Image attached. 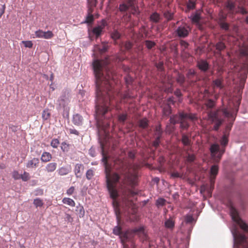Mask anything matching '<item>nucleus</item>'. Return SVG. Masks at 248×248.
Segmentation results:
<instances>
[{
    "mask_svg": "<svg viewBox=\"0 0 248 248\" xmlns=\"http://www.w3.org/2000/svg\"><path fill=\"white\" fill-rule=\"evenodd\" d=\"M218 23L220 26V27L225 31L229 30V25L225 22V21H218Z\"/></svg>",
    "mask_w": 248,
    "mask_h": 248,
    "instance_id": "c03bdc74",
    "label": "nucleus"
},
{
    "mask_svg": "<svg viewBox=\"0 0 248 248\" xmlns=\"http://www.w3.org/2000/svg\"><path fill=\"white\" fill-rule=\"evenodd\" d=\"M51 116L50 110L48 108L44 109L42 112V117L44 121L49 120Z\"/></svg>",
    "mask_w": 248,
    "mask_h": 248,
    "instance_id": "f704fd0d",
    "label": "nucleus"
},
{
    "mask_svg": "<svg viewBox=\"0 0 248 248\" xmlns=\"http://www.w3.org/2000/svg\"><path fill=\"white\" fill-rule=\"evenodd\" d=\"M161 19V16L159 14L155 12L152 13L150 16V20L154 23H158Z\"/></svg>",
    "mask_w": 248,
    "mask_h": 248,
    "instance_id": "393cba45",
    "label": "nucleus"
},
{
    "mask_svg": "<svg viewBox=\"0 0 248 248\" xmlns=\"http://www.w3.org/2000/svg\"><path fill=\"white\" fill-rule=\"evenodd\" d=\"M61 149L64 152H67L69 150V144L65 142H63L62 143Z\"/></svg>",
    "mask_w": 248,
    "mask_h": 248,
    "instance_id": "4d7b16f0",
    "label": "nucleus"
},
{
    "mask_svg": "<svg viewBox=\"0 0 248 248\" xmlns=\"http://www.w3.org/2000/svg\"><path fill=\"white\" fill-rule=\"evenodd\" d=\"M40 161L38 158L33 157L31 160L28 161L26 163V167L28 169H35L38 167Z\"/></svg>",
    "mask_w": 248,
    "mask_h": 248,
    "instance_id": "aec40b11",
    "label": "nucleus"
},
{
    "mask_svg": "<svg viewBox=\"0 0 248 248\" xmlns=\"http://www.w3.org/2000/svg\"><path fill=\"white\" fill-rule=\"evenodd\" d=\"M225 6L228 10L231 13H240L243 15L247 14V11L243 7H238L236 10L235 3L232 0H228L225 4Z\"/></svg>",
    "mask_w": 248,
    "mask_h": 248,
    "instance_id": "f8f14e48",
    "label": "nucleus"
},
{
    "mask_svg": "<svg viewBox=\"0 0 248 248\" xmlns=\"http://www.w3.org/2000/svg\"><path fill=\"white\" fill-rule=\"evenodd\" d=\"M93 20L94 18L93 15H88L84 23L90 24L92 23Z\"/></svg>",
    "mask_w": 248,
    "mask_h": 248,
    "instance_id": "bf43d9fd",
    "label": "nucleus"
},
{
    "mask_svg": "<svg viewBox=\"0 0 248 248\" xmlns=\"http://www.w3.org/2000/svg\"><path fill=\"white\" fill-rule=\"evenodd\" d=\"M118 120L120 122L124 123L127 119V114L123 113L118 115Z\"/></svg>",
    "mask_w": 248,
    "mask_h": 248,
    "instance_id": "5fc2aeb1",
    "label": "nucleus"
},
{
    "mask_svg": "<svg viewBox=\"0 0 248 248\" xmlns=\"http://www.w3.org/2000/svg\"><path fill=\"white\" fill-rule=\"evenodd\" d=\"M190 31L189 26L185 24L178 27L175 31V33L179 37L185 38L188 35Z\"/></svg>",
    "mask_w": 248,
    "mask_h": 248,
    "instance_id": "ddd939ff",
    "label": "nucleus"
},
{
    "mask_svg": "<svg viewBox=\"0 0 248 248\" xmlns=\"http://www.w3.org/2000/svg\"><path fill=\"white\" fill-rule=\"evenodd\" d=\"M187 7L189 10L193 9L195 7V3L194 1L189 0L187 3Z\"/></svg>",
    "mask_w": 248,
    "mask_h": 248,
    "instance_id": "338daca9",
    "label": "nucleus"
},
{
    "mask_svg": "<svg viewBox=\"0 0 248 248\" xmlns=\"http://www.w3.org/2000/svg\"><path fill=\"white\" fill-rule=\"evenodd\" d=\"M62 202L63 203L68 205L72 207H74L75 206V202L73 200L69 198H64Z\"/></svg>",
    "mask_w": 248,
    "mask_h": 248,
    "instance_id": "c9c22d12",
    "label": "nucleus"
},
{
    "mask_svg": "<svg viewBox=\"0 0 248 248\" xmlns=\"http://www.w3.org/2000/svg\"><path fill=\"white\" fill-rule=\"evenodd\" d=\"M186 77L190 85H194L198 81L200 80V78L196 72L193 69L188 70L186 74Z\"/></svg>",
    "mask_w": 248,
    "mask_h": 248,
    "instance_id": "4468645a",
    "label": "nucleus"
},
{
    "mask_svg": "<svg viewBox=\"0 0 248 248\" xmlns=\"http://www.w3.org/2000/svg\"><path fill=\"white\" fill-rule=\"evenodd\" d=\"M197 120L198 117L195 113L180 111L178 114L171 116L170 121L173 124L179 123L181 131H182L188 129L190 126L189 121L193 122Z\"/></svg>",
    "mask_w": 248,
    "mask_h": 248,
    "instance_id": "423d86ee",
    "label": "nucleus"
},
{
    "mask_svg": "<svg viewBox=\"0 0 248 248\" xmlns=\"http://www.w3.org/2000/svg\"><path fill=\"white\" fill-rule=\"evenodd\" d=\"M59 143V141L57 139H54L51 140L50 145L53 148H56L58 147Z\"/></svg>",
    "mask_w": 248,
    "mask_h": 248,
    "instance_id": "680f3d73",
    "label": "nucleus"
},
{
    "mask_svg": "<svg viewBox=\"0 0 248 248\" xmlns=\"http://www.w3.org/2000/svg\"><path fill=\"white\" fill-rule=\"evenodd\" d=\"M215 179L214 177H210V187L208 190V193L211 194L214 188Z\"/></svg>",
    "mask_w": 248,
    "mask_h": 248,
    "instance_id": "79ce46f5",
    "label": "nucleus"
},
{
    "mask_svg": "<svg viewBox=\"0 0 248 248\" xmlns=\"http://www.w3.org/2000/svg\"><path fill=\"white\" fill-rule=\"evenodd\" d=\"M69 102V92L66 91H63L58 100L60 107L64 108L68 105Z\"/></svg>",
    "mask_w": 248,
    "mask_h": 248,
    "instance_id": "2eb2a0df",
    "label": "nucleus"
},
{
    "mask_svg": "<svg viewBox=\"0 0 248 248\" xmlns=\"http://www.w3.org/2000/svg\"><path fill=\"white\" fill-rule=\"evenodd\" d=\"M163 15L168 21L172 19L173 17V14L169 11L164 12Z\"/></svg>",
    "mask_w": 248,
    "mask_h": 248,
    "instance_id": "3c124183",
    "label": "nucleus"
},
{
    "mask_svg": "<svg viewBox=\"0 0 248 248\" xmlns=\"http://www.w3.org/2000/svg\"><path fill=\"white\" fill-rule=\"evenodd\" d=\"M221 144L222 146H226L228 143V136L225 134L220 140Z\"/></svg>",
    "mask_w": 248,
    "mask_h": 248,
    "instance_id": "864d4df0",
    "label": "nucleus"
},
{
    "mask_svg": "<svg viewBox=\"0 0 248 248\" xmlns=\"http://www.w3.org/2000/svg\"><path fill=\"white\" fill-rule=\"evenodd\" d=\"M30 174L28 172L24 171L23 174H21V178L23 181H27L30 179Z\"/></svg>",
    "mask_w": 248,
    "mask_h": 248,
    "instance_id": "6e6d98bb",
    "label": "nucleus"
},
{
    "mask_svg": "<svg viewBox=\"0 0 248 248\" xmlns=\"http://www.w3.org/2000/svg\"><path fill=\"white\" fill-rule=\"evenodd\" d=\"M76 212L80 218L83 217L84 216L85 211L82 205L79 204L77 206Z\"/></svg>",
    "mask_w": 248,
    "mask_h": 248,
    "instance_id": "72a5a7b5",
    "label": "nucleus"
},
{
    "mask_svg": "<svg viewBox=\"0 0 248 248\" xmlns=\"http://www.w3.org/2000/svg\"><path fill=\"white\" fill-rule=\"evenodd\" d=\"M106 69V75L104 77V73L102 78V95H101L100 97L102 98V104H101L103 108H104V111H102V113H97L96 114L98 117L99 120H102V117L109 110V106L113 105V99L114 98L115 93L114 91V85L113 82H115V80L116 76L114 73L110 70Z\"/></svg>",
    "mask_w": 248,
    "mask_h": 248,
    "instance_id": "f03ea898",
    "label": "nucleus"
},
{
    "mask_svg": "<svg viewBox=\"0 0 248 248\" xmlns=\"http://www.w3.org/2000/svg\"><path fill=\"white\" fill-rule=\"evenodd\" d=\"M106 69V75L104 77V73L102 78V95H101L100 97L102 98V104H101L103 108H104V111H102V113H97L96 114L98 117L99 120H102V117L109 110V106L113 105V99L114 98L115 93L114 91V85L113 82H115V80L116 76L114 73L110 70Z\"/></svg>",
    "mask_w": 248,
    "mask_h": 248,
    "instance_id": "f257e3e1",
    "label": "nucleus"
},
{
    "mask_svg": "<svg viewBox=\"0 0 248 248\" xmlns=\"http://www.w3.org/2000/svg\"><path fill=\"white\" fill-rule=\"evenodd\" d=\"M57 167V164L55 162H51L48 163L46 167L45 170L48 173L54 172Z\"/></svg>",
    "mask_w": 248,
    "mask_h": 248,
    "instance_id": "b1692460",
    "label": "nucleus"
},
{
    "mask_svg": "<svg viewBox=\"0 0 248 248\" xmlns=\"http://www.w3.org/2000/svg\"><path fill=\"white\" fill-rule=\"evenodd\" d=\"M187 154L186 160L189 162H192L195 159V155L194 154H190L188 153V151H186Z\"/></svg>",
    "mask_w": 248,
    "mask_h": 248,
    "instance_id": "603ef678",
    "label": "nucleus"
},
{
    "mask_svg": "<svg viewBox=\"0 0 248 248\" xmlns=\"http://www.w3.org/2000/svg\"><path fill=\"white\" fill-rule=\"evenodd\" d=\"M113 232L115 235H119L121 242L124 245L125 242L130 241L135 235L143 236L144 239H146V234L143 227L135 228L132 230L123 232L121 227L117 226L114 228Z\"/></svg>",
    "mask_w": 248,
    "mask_h": 248,
    "instance_id": "0eeeda50",
    "label": "nucleus"
},
{
    "mask_svg": "<svg viewBox=\"0 0 248 248\" xmlns=\"http://www.w3.org/2000/svg\"><path fill=\"white\" fill-rule=\"evenodd\" d=\"M216 102L213 100L211 99H205V105L208 108H212L214 107L216 104Z\"/></svg>",
    "mask_w": 248,
    "mask_h": 248,
    "instance_id": "4c0bfd02",
    "label": "nucleus"
},
{
    "mask_svg": "<svg viewBox=\"0 0 248 248\" xmlns=\"http://www.w3.org/2000/svg\"><path fill=\"white\" fill-rule=\"evenodd\" d=\"M161 107L163 116L168 117L171 113V107L170 104H164Z\"/></svg>",
    "mask_w": 248,
    "mask_h": 248,
    "instance_id": "5701e85b",
    "label": "nucleus"
},
{
    "mask_svg": "<svg viewBox=\"0 0 248 248\" xmlns=\"http://www.w3.org/2000/svg\"><path fill=\"white\" fill-rule=\"evenodd\" d=\"M115 164H119L122 169L121 172L124 175L122 183L131 187L135 186L138 182V169L139 166L137 164H127L121 159H118Z\"/></svg>",
    "mask_w": 248,
    "mask_h": 248,
    "instance_id": "39448f33",
    "label": "nucleus"
},
{
    "mask_svg": "<svg viewBox=\"0 0 248 248\" xmlns=\"http://www.w3.org/2000/svg\"><path fill=\"white\" fill-rule=\"evenodd\" d=\"M166 201L163 198H158L156 201L155 202V205L156 206L159 208L161 206H163L166 204Z\"/></svg>",
    "mask_w": 248,
    "mask_h": 248,
    "instance_id": "a19ab883",
    "label": "nucleus"
},
{
    "mask_svg": "<svg viewBox=\"0 0 248 248\" xmlns=\"http://www.w3.org/2000/svg\"><path fill=\"white\" fill-rule=\"evenodd\" d=\"M94 175V171L93 170H88L86 174V176L87 179L91 180Z\"/></svg>",
    "mask_w": 248,
    "mask_h": 248,
    "instance_id": "13d9d810",
    "label": "nucleus"
},
{
    "mask_svg": "<svg viewBox=\"0 0 248 248\" xmlns=\"http://www.w3.org/2000/svg\"><path fill=\"white\" fill-rule=\"evenodd\" d=\"M176 81L179 84L182 85L185 81V77L184 75L178 74L176 78Z\"/></svg>",
    "mask_w": 248,
    "mask_h": 248,
    "instance_id": "a18cd8bd",
    "label": "nucleus"
},
{
    "mask_svg": "<svg viewBox=\"0 0 248 248\" xmlns=\"http://www.w3.org/2000/svg\"><path fill=\"white\" fill-rule=\"evenodd\" d=\"M133 44L130 41H126L124 44V47L126 50H130L133 47Z\"/></svg>",
    "mask_w": 248,
    "mask_h": 248,
    "instance_id": "052dcab7",
    "label": "nucleus"
},
{
    "mask_svg": "<svg viewBox=\"0 0 248 248\" xmlns=\"http://www.w3.org/2000/svg\"><path fill=\"white\" fill-rule=\"evenodd\" d=\"M218 172V166L217 165H214L211 166L210 171V177H214L216 178V176Z\"/></svg>",
    "mask_w": 248,
    "mask_h": 248,
    "instance_id": "c756f323",
    "label": "nucleus"
},
{
    "mask_svg": "<svg viewBox=\"0 0 248 248\" xmlns=\"http://www.w3.org/2000/svg\"><path fill=\"white\" fill-rule=\"evenodd\" d=\"M82 117L79 114H77L73 116V122L75 125H81L82 123Z\"/></svg>",
    "mask_w": 248,
    "mask_h": 248,
    "instance_id": "cd10ccee",
    "label": "nucleus"
},
{
    "mask_svg": "<svg viewBox=\"0 0 248 248\" xmlns=\"http://www.w3.org/2000/svg\"><path fill=\"white\" fill-rule=\"evenodd\" d=\"M181 141L185 146L190 147L191 145V134L188 135L185 133H182Z\"/></svg>",
    "mask_w": 248,
    "mask_h": 248,
    "instance_id": "412c9836",
    "label": "nucleus"
},
{
    "mask_svg": "<svg viewBox=\"0 0 248 248\" xmlns=\"http://www.w3.org/2000/svg\"><path fill=\"white\" fill-rule=\"evenodd\" d=\"M229 208L230 214L233 221L236 222L241 229L248 233V225L241 218L238 211L232 203H230Z\"/></svg>",
    "mask_w": 248,
    "mask_h": 248,
    "instance_id": "1a4fd4ad",
    "label": "nucleus"
},
{
    "mask_svg": "<svg viewBox=\"0 0 248 248\" xmlns=\"http://www.w3.org/2000/svg\"><path fill=\"white\" fill-rule=\"evenodd\" d=\"M93 69L96 78V106L95 112L97 113H102L104 111V108L101 105L102 104V98L100 95H102V78L103 77L102 61L98 60L94 61L93 63Z\"/></svg>",
    "mask_w": 248,
    "mask_h": 248,
    "instance_id": "20e7f679",
    "label": "nucleus"
},
{
    "mask_svg": "<svg viewBox=\"0 0 248 248\" xmlns=\"http://www.w3.org/2000/svg\"><path fill=\"white\" fill-rule=\"evenodd\" d=\"M248 74V63H244L241 67L240 73V81L241 83H244L247 78Z\"/></svg>",
    "mask_w": 248,
    "mask_h": 248,
    "instance_id": "a211bd4d",
    "label": "nucleus"
},
{
    "mask_svg": "<svg viewBox=\"0 0 248 248\" xmlns=\"http://www.w3.org/2000/svg\"><path fill=\"white\" fill-rule=\"evenodd\" d=\"M107 25V22L105 20L103 19L100 25L94 27L93 30V33L95 35L96 37L98 38L101 34L103 30Z\"/></svg>",
    "mask_w": 248,
    "mask_h": 248,
    "instance_id": "6ab92c4d",
    "label": "nucleus"
},
{
    "mask_svg": "<svg viewBox=\"0 0 248 248\" xmlns=\"http://www.w3.org/2000/svg\"><path fill=\"white\" fill-rule=\"evenodd\" d=\"M103 158L102 159L105 168L107 186L110 197L115 200L118 196L117 184L119 182L120 176L116 172L111 173V168L108 162L107 156L105 155L102 146Z\"/></svg>",
    "mask_w": 248,
    "mask_h": 248,
    "instance_id": "7ed1b4c3",
    "label": "nucleus"
},
{
    "mask_svg": "<svg viewBox=\"0 0 248 248\" xmlns=\"http://www.w3.org/2000/svg\"><path fill=\"white\" fill-rule=\"evenodd\" d=\"M95 48L98 50L101 53L106 52L108 49V43L106 42L102 43V46L100 47L98 45H96L95 46Z\"/></svg>",
    "mask_w": 248,
    "mask_h": 248,
    "instance_id": "7c9ffc66",
    "label": "nucleus"
},
{
    "mask_svg": "<svg viewBox=\"0 0 248 248\" xmlns=\"http://www.w3.org/2000/svg\"><path fill=\"white\" fill-rule=\"evenodd\" d=\"M148 120L146 118L141 119L138 121L139 126L141 128L145 129L148 126Z\"/></svg>",
    "mask_w": 248,
    "mask_h": 248,
    "instance_id": "473e14b6",
    "label": "nucleus"
},
{
    "mask_svg": "<svg viewBox=\"0 0 248 248\" xmlns=\"http://www.w3.org/2000/svg\"><path fill=\"white\" fill-rule=\"evenodd\" d=\"M165 226L169 229H172L174 226V221L172 218L167 219L165 222Z\"/></svg>",
    "mask_w": 248,
    "mask_h": 248,
    "instance_id": "ea45409f",
    "label": "nucleus"
},
{
    "mask_svg": "<svg viewBox=\"0 0 248 248\" xmlns=\"http://www.w3.org/2000/svg\"><path fill=\"white\" fill-rule=\"evenodd\" d=\"M241 53L248 58V45L241 50Z\"/></svg>",
    "mask_w": 248,
    "mask_h": 248,
    "instance_id": "774afa93",
    "label": "nucleus"
},
{
    "mask_svg": "<svg viewBox=\"0 0 248 248\" xmlns=\"http://www.w3.org/2000/svg\"><path fill=\"white\" fill-rule=\"evenodd\" d=\"M121 36V33L117 30H114L111 33V37L114 41L115 44H116V41L120 39Z\"/></svg>",
    "mask_w": 248,
    "mask_h": 248,
    "instance_id": "e433bc0d",
    "label": "nucleus"
},
{
    "mask_svg": "<svg viewBox=\"0 0 248 248\" xmlns=\"http://www.w3.org/2000/svg\"><path fill=\"white\" fill-rule=\"evenodd\" d=\"M71 170L70 167H62L58 170V172L60 175H65L68 174Z\"/></svg>",
    "mask_w": 248,
    "mask_h": 248,
    "instance_id": "a878e982",
    "label": "nucleus"
},
{
    "mask_svg": "<svg viewBox=\"0 0 248 248\" xmlns=\"http://www.w3.org/2000/svg\"><path fill=\"white\" fill-rule=\"evenodd\" d=\"M12 177L15 180H19L21 178V174L17 170H14L12 172Z\"/></svg>",
    "mask_w": 248,
    "mask_h": 248,
    "instance_id": "0e129e2a",
    "label": "nucleus"
},
{
    "mask_svg": "<svg viewBox=\"0 0 248 248\" xmlns=\"http://www.w3.org/2000/svg\"><path fill=\"white\" fill-rule=\"evenodd\" d=\"M33 204L35 206V207L37 208L38 207H42L44 204V202L43 200H41V199L36 198L34 200Z\"/></svg>",
    "mask_w": 248,
    "mask_h": 248,
    "instance_id": "09e8293b",
    "label": "nucleus"
},
{
    "mask_svg": "<svg viewBox=\"0 0 248 248\" xmlns=\"http://www.w3.org/2000/svg\"><path fill=\"white\" fill-rule=\"evenodd\" d=\"M161 138L155 137V140L153 142V146L155 148H157L160 143V139Z\"/></svg>",
    "mask_w": 248,
    "mask_h": 248,
    "instance_id": "e2e57ef3",
    "label": "nucleus"
},
{
    "mask_svg": "<svg viewBox=\"0 0 248 248\" xmlns=\"http://www.w3.org/2000/svg\"><path fill=\"white\" fill-rule=\"evenodd\" d=\"M215 46L217 51V53L219 54H220L221 51L224 50L226 48L225 44L221 41H219L215 45Z\"/></svg>",
    "mask_w": 248,
    "mask_h": 248,
    "instance_id": "c85d7f7f",
    "label": "nucleus"
},
{
    "mask_svg": "<svg viewBox=\"0 0 248 248\" xmlns=\"http://www.w3.org/2000/svg\"><path fill=\"white\" fill-rule=\"evenodd\" d=\"M145 45L148 49H151L153 47H155L156 44L153 41L150 40H146L145 41Z\"/></svg>",
    "mask_w": 248,
    "mask_h": 248,
    "instance_id": "8fccbe9b",
    "label": "nucleus"
},
{
    "mask_svg": "<svg viewBox=\"0 0 248 248\" xmlns=\"http://www.w3.org/2000/svg\"><path fill=\"white\" fill-rule=\"evenodd\" d=\"M155 136L156 137H162V130L161 127V125H159L156 126L155 129Z\"/></svg>",
    "mask_w": 248,
    "mask_h": 248,
    "instance_id": "37998d69",
    "label": "nucleus"
},
{
    "mask_svg": "<svg viewBox=\"0 0 248 248\" xmlns=\"http://www.w3.org/2000/svg\"><path fill=\"white\" fill-rule=\"evenodd\" d=\"M51 159L52 155L49 152H45L41 155V160L43 162H49Z\"/></svg>",
    "mask_w": 248,
    "mask_h": 248,
    "instance_id": "bb28decb",
    "label": "nucleus"
},
{
    "mask_svg": "<svg viewBox=\"0 0 248 248\" xmlns=\"http://www.w3.org/2000/svg\"><path fill=\"white\" fill-rule=\"evenodd\" d=\"M135 3V0H125L120 4L119 9L121 12L129 11L132 14H136L138 13V8L136 6Z\"/></svg>",
    "mask_w": 248,
    "mask_h": 248,
    "instance_id": "9b49d317",
    "label": "nucleus"
},
{
    "mask_svg": "<svg viewBox=\"0 0 248 248\" xmlns=\"http://www.w3.org/2000/svg\"><path fill=\"white\" fill-rule=\"evenodd\" d=\"M201 18V17L200 14L196 13L194 16H192V21L193 23L199 24Z\"/></svg>",
    "mask_w": 248,
    "mask_h": 248,
    "instance_id": "de8ad7c7",
    "label": "nucleus"
},
{
    "mask_svg": "<svg viewBox=\"0 0 248 248\" xmlns=\"http://www.w3.org/2000/svg\"><path fill=\"white\" fill-rule=\"evenodd\" d=\"M33 38H44L45 39H49L52 38L54 34L51 31H44L41 30H38L35 31Z\"/></svg>",
    "mask_w": 248,
    "mask_h": 248,
    "instance_id": "dca6fc26",
    "label": "nucleus"
},
{
    "mask_svg": "<svg viewBox=\"0 0 248 248\" xmlns=\"http://www.w3.org/2000/svg\"><path fill=\"white\" fill-rule=\"evenodd\" d=\"M210 150L213 158L217 153L219 152V146L217 144H213L211 146Z\"/></svg>",
    "mask_w": 248,
    "mask_h": 248,
    "instance_id": "2f4dec72",
    "label": "nucleus"
},
{
    "mask_svg": "<svg viewBox=\"0 0 248 248\" xmlns=\"http://www.w3.org/2000/svg\"><path fill=\"white\" fill-rule=\"evenodd\" d=\"M84 170V166L82 164H76L74 168L75 174L77 178H80Z\"/></svg>",
    "mask_w": 248,
    "mask_h": 248,
    "instance_id": "4be33fe9",
    "label": "nucleus"
},
{
    "mask_svg": "<svg viewBox=\"0 0 248 248\" xmlns=\"http://www.w3.org/2000/svg\"><path fill=\"white\" fill-rule=\"evenodd\" d=\"M222 81L223 80L221 79H217L214 80L213 82L214 88L217 87L220 89H222L223 88Z\"/></svg>",
    "mask_w": 248,
    "mask_h": 248,
    "instance_id": "58836bf2",
    "label": "nucleus"
},
{
    "mask_svg": "<svg viewBox=\"0 0 248 248\" xmlns=\"http://www.w3.org/2000/svg\"><path fill=\"white\" fill-rule=\"evenodd\" d=\"M197 67L202 72L205 73L209 70L210 65L206 60L201 59L197 62Z\"/></svg>",
    "mask_w": 248,
    "mask_h": 248,
    "instance_id": "f3484780",
    "label": "nucleus"
},
{
    "mask_svg": "<svg viewBox=\"0 0 248 248\" xmlns=\"http://www.w3.org/2000/svg\"><path fill=\"white\" fill-rule=\"evenodd\" d=\"M236 248H248V239L244 234L240 233L237 230L232 232Z\"/></svg>",
    "mask_w": 248,
    "mask_h": 248,
    "instance_id": "9d476101",
    "label": "nucleus"
},
{
    "mask_svg": "<svg viewBox=\"0 0 248 248\" xmlns=\"http://www.w3.org/2000/svg\"><path fill=\"white\" fill-rule=\"evenodd\" d=\"M22 43L24 44L26 47L31 48L33 46V44L31 41H23Z\"/></svg>",
    "mask_w": 248,
    "mask_h": 248,
    "instance_id": "69168bd1",
    "label": "nucleus"
},
{
    "mask_svg": "<svg viewBox=\"0 0 248 248\" xmlns=\"http://www.w3.org/2000/svg\"><path fill=\"white\" fill-rule=\"evenodd\" d=\"M225 151V149L223 148L221 151H220L219 153L217 155H216L213 158L214 161L217 162H219L222 157V155L224 153Z\"/></svg>",
    "mask_w": 248,
    "mask_h": 248,
    "instance_id": "49530a36",
    "label": "nucleus"
},
{
    "mask_svg": "<svg viewBox=\"0 0 248 248\" xmlns=\"http://www.w3.org/2000/svg\"><path fill=\"white\" fill-rule=\"evenodd\" d=\"M225 117H232V114L226 108L218 109L216 111L210 110L208 112V119L215 123L214 130L217 131L222 124L223 120L221 118V115Z\"/></svg>",
    "mask_w": 248,
    "mask_h": 248,
    "instance_id": "6e6552de",
    "label": "nucleus"
}]
</instances>
